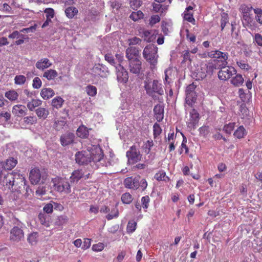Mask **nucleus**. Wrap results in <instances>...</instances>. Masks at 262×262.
I'll return each instance as SVG.
<instances>
[{"label":"nucleus","instance_id":"1","mask_svg":"<svg viewBox=\"0 0 262 262\" xmlns=\"http://www.w3.org/2000/svg\"><path fill=\"white\" fill-rule=\"evenodd\" d=\"M5 170L0 168V184L8 189L19 190L22 186H25L26 179L18 171L4 173Z\"/></svg>","mask_w":262,"mask_h":262},{"label":"nucleus","instance_id":"2","mask_svg":"<svg viewBox=\"0 0 262 262\" xmlns=\"http://www.w3.org/2000/svg\"><path fill=\"white\" fill-rule=\"evenodd\" d=\"M144 88L147 94L154 100L159 99V96L164 94L162 84L157 80H154L151 83L145 82Z\"/></svg>","mask_w":262,"mask_h":262},{"label":"nucleus","instance_id":"3","mask_svg":"<svg viewBox=\"0 0 262 262\" xmlns=\"http://www.w3.org/2000/svg\"><path fill=\"white\" fill-rule=\"evenodd\" d=\"M158 48L153 44H150L145 47L143 52L144 58L151 66H155L158 63Z\"/></svg>","mask_w":262,"mask_h":262},{"label":"nucleus","instance_id":"4","mask_svg":"<svg viewBox=\"0 0 262 262\" xmlns=\"http://www.w3.org/2000/svg\"><path fill=\"white\" fill-rule=\"evenodd\" d=\"M53 186L57 191L69 194L71 192V186L68 179L66 178L56 177L52 179Z\"/></svg>","mask_w":262,"mask_h":262},{"label":"nucleus","instance_id":"5","mask_svg":"<svg viewBox=\"0 0 262 262\" xmlns=\"http://www.w3.org/2000/svg\"><path fill=\"white\" fill-rule=\"evenodd\" d=\"M196 85L192 83L188 85L186 89V98H185V110H187V106L192 107L196 102L197 95L195 91Z\"/></svg>","mask_w":262,"mask_h":262},{"label":"nucleus","instance_id":"6","mask_svg":"<svg viewBox=\"0 0 262 262\" xmlns=\"http://www.w3.org/2000/svg\"><path fill=\"white\" fill-rule=\"evenodd\" d=\"M126 56L133 66H141L142 62L139 59V50L135 47H130L126 50Z\"/></svg>","mask_w":262,"mask_h":262},{"label":"nucleus","instance_id":"7","mask_svg":"<svg viewBox=\"0 0 262 262\" xmlns=\"http://www.w3.org/2000/svg\"><path fill=\"white\" fill-rule=\"evenodd\" d=\"M10 190L12 191L9 196L10 200L13 202L15 206L23 210L27 209L28 207L27 205L26 202L23 201L19 198L21 188L19 190Z\"/></svg>","mask_w":262,"mask_h":262},{"label":"nucleus","instance_id":"8","mask_svg":"<svg viewBox=\"0 0 262 262\" xmlns=\"http://www.w3.org/2000/svg\"><path fill=\"white\" fill-rule=\"evenodd\" d=\"M128 159V162L132 164H135L140 161L142 159V155L135 145H132L126 154Z\"/></svg>","mask_w":262,"mask_h":262},{"label":"nucleus","instance_id":"9","mask_svg":"<svg viewBox=\"0 0 262 262\" xmlns=\"http://www.w3.org/2000/svg\"><path fill=\"white\" fill-rule=\"evenodd\" d=\"M236 73V70L234 67H221L218 73V77L220 80H227Z\"/></svg>","mask_w":262,"mask_h":262},{"label":"nucleus","instance_id":"10","mask_svg":"<svg viewBox=\"0 0 262 262\" xmlns=\"http://www.w3.org/2000/svg\"><path fill=\"white\" fill-rule=\"evenodd\" d=\"M140 176L129 177L124 181V185L126 188L137 190L140 187Z\"/></svg>","mask_w":262,"mask_h":262},{"label":"nucleus","instance_id":"11","mask_svg":"<svg viewBox=\"0 0 262 262\" xmlns=\"http://www.w3.org/2000/svg\"><path fill=\"white\" fill-rule=\"evenodd\" d=\"M189 117V119L186 122L187 127L191 129H194L199 123L200 115L195 109L193 108L190 112Z\"/></svg>","mask_w":262,"mask_h":262},{"label":"nucleus","instance_id":"12","mask_svg":"<svg viewBox=\"0 0 262 262\" xmlns=\"http://www.w3.org/2000/svg\"><path fill=\"white\" fill-rule=\"evenodd\" d=\"M76 163L80 165L87 164L91 162V157L90 152L85 151H79L75 155Z\"/></svg>","mask_w":262,"mask_h":262},{"label":"nucleus","instance_id":"13","mask_svg":"<svg viewBox=\"0 0 262 262\" xmlns=\"http://www.w3.org/2000/svg\"><path fill=\"white\" fill-rule=\"evenodd\" d=\"M24 234L23 230L17 227H14L10 231V239L11 241L18 242L24 238Z\"/></svg>","mask_w":262,"mask_h":262},{"label":"nucleus","instance_id":"14","mask_svg":"<svg viewBox=\"0 0 262 262\" xmlns=\"http://www.w3.org/2000/svg\"><path fill=\"white\" fill-rule=\"evenodd\" d=\"M117 80L119 82L125 83L128 79V72L124 67H116Z\"/></svg>","mask_w":262,"mask_h":262},{"label":"nucleus","instance_id":"15","mask_svg":"<svg viewBox=\"0 0 262 262\" xmlns=\"http://www.w3.org/2000/svg\"><path fill=\"white\" fill-rule=\"evenodd\" d=\"M196 68L194 70V75H195L196 80H200L205 78L207 76V69L208 67H195ZM214 67H209V69L213 70Z\"/></svg>","mask_w":262,"mask_h":262},{"label":"nucleus","instance_id":"16","mask_svg":"<svg viewBox=\"0 0 262 262\" xmlns=\"http://www.w3.org/2000/svg\"><path fill=\"white\" fill-rule=\"evenodd\" d=\"M29 179L31 184H38L41 179L40 171L38 168H34L31 170L29 174Z\"/></svg>","mask_w":262,"mask_h":262},{"label":"nucleus","instance_id":"17","mask_svg":"<svg viewBox=\"0 0 262 262\" xmlns=\"http://www.w3.org/2000/svg\"><path fill=\"white\" fill-rule=\"evenodd\" d=\"M104 156L102 150L99 148L90 153V157H91V162H93L96 165L99 161H103V157Z\"/></svg>","mask_w":262,"mask_h":262},{"label":"nucleus","instance_id":"18","mask_svg":"<svg viewBox=\"0 0 262 262\" xmlns=\"http://www.w3.org/2000/svg\"><path fill=\"white\" fill-rule=\"evenodd\" d=\"M12 112L15 116L22 117L26 114L27 110L25 105L17 104L13 106Z\"/></svg>","mask_w":262,"mask_h":262},{"label":"nucleus","instance_id":"19","mask_svg":"<svg viewBox=\"0 0 262 262\" xmlns=\"http://www.w3.org/2000/svg\"><path fill=\"white\" fill-rule=\"evenodd\" d=\"M75 135L73 133H67L60 137V142L62 146H67L74 142Z\"/></svg>","mask_w":262,"mask_h":262},{"label":"nucleus","instance_id":"20","mask_svg":"<svg viewBox=\"0 0 262 262\" xmlns=\"http://www.w3.org/2000/svg\"><path fill=\"white\" fill-rule=\"evenodd\" d=\"M155 117L158 122L162 121L164 117V106L157 104L154 108Z\"/></svg>","mask_w":262,"mask_h":262},{"label":"nucleus","instance_id":"21","mask_svg":"<svg viewBox=\"0 0 262 262\" xmlns=\"http://www.w3.org/2000/svg\"><path fill=\"white\" fill-rule=\"evenodd\" d=\"M91 128H88L84 125H80L76 131L77 135L78 137L82 139L88 138L89 136V130Z\"/></svg>","mask_w":262,"mask_h":262},{"label":"nucleus","instance_id":"22","mask_svg":"<svg viewBox=\"0 0 262 262\" xmlns=\"http://www.w3.org/2000/svg\"><path fill=\"white\" fill-rule=\"evenodd\" d=\"M154 178L158 181H164L165 182L170 181L169 178L166 176V172L161 170L158 171L154 176Z\"/></svg>","mask_w":262,"mask_h":262},{"label":"nucleus","instance_id":"23","mask_svg":"<svg viewBox=\"0 0 262 262\" xmlns=\"http://www.w3.org/2000/svg\"><path fill=\"white\" fill-rule=\"evenodd\" d=\"M54 94V91L51 88H43L40 92L41 97L45 100L52 97Z\"/></svg>","mask_w":262,"mask_h":262},{"label":"nucleus","instance_id":"24","mask_svg":"<svg viewBox=\"0 0 262 262\" xmlns=\"http://www.w3.org/2000/svg\"><path fill=\"white\" fill-rule=\"evenodd\" d=\"M228 54L227 53H224L220 51L216 50L215 52V58L220 59L222 62V66H226L227 64V60Z\"/></svg>","mask_w":262,"mask_h":262},{"label":"nucleus","instance_id":"25","mask_svg":"<svg viewBox=\"0 0 262 262\" xmlns=\"http://www.w3.org/2000/svg\"><path fill=\"white\" fill-rule=\"evenodd\" d=\"M247 132L243 125L239 126L234 132L233 135L237 139H242L247 135Z\"/></svg>","mask_w":262,"mask_h":262},{"label":"nucleus","instance_id":"26","mask_svg":"<svg viewBox=\"0 0 262 262\" xmlns=\"http://www.w3.org/2000/svg\"><path fill=\"white\" fill-rule=\"evenodd\" d=\"M64 102V100L60 96H57L52 100V106L56 109L61 108Z\"/></svg>","mask_w":262,"mask_h":262},{"label":"nucleus","instance_id":"27","mask_svg":"<svg viewBox=\"0 0 262 262\" xmlns=\"http://www.w3.org/2000/svg\"><path fill=\"white\" fill-rule=\"evenodd\" d=\"M35 112L37 117L42 119H46L49 114V111L43 107H39L36 110Z\"/></svg>","mask_w":262,"mask_h":262},{"label":"nucleus","instance_id":"28","mask_svg":"<svg viewBox=\"0 0 262 262\" xmlns=\"http://www.w3.org/2000/svg\"><path fill=\"white\" fill-rule=\"evenodd\" d=\"M42 101L40 100L33 99L28 102L27 106L30 111H32L35 107L40 105Z\"/></svg>","mask_w":262,"mask_h":262},{"label":"nucleus","instance_id":"29","mask_svg":"<svg viewBox=\"0 0 262 262\" xmlns=\"http://www.w3.org/2000/svg\"><path fill=\"white\" fill-rule=\"evenodd\" d=\"M176 67H169L165 71V80L169 82L168 80L171 79V77L174 76L177 71Z\"/></svg>","mask_w":262,"mask_h":262},{"label":"nucleus","instance_id":"30","mask_svg":"<svg viewBox=\"0 0 262 262\" xmlns=\"http://www.w3.org/2000/svg\"><path fill=\"white\" fill-rule=\"evenodd\" d=\"M38 240V234L37 232H33L29 234L27 237V241L31 245H35Z\"/></svg>","mask_w":262,"mask_h":262},{"label":"nucleus","instance_id":"31","mask_svg":"<svg viewBox=\"0 0 262 262\" xmlns=\"http://www.w3.org/2000/svg\"><path fill=\"white\" fill-rule=\"evenodd\" d=\"M154 146V142L152 140L146 141L144 143L142 148L143 152L146 154L148 155L150 153L151 148Z\"/></svg>","mask_w":262,"mask_h":262},{"label":"nucleus","instance_id":"32","mask_svg":"<svg viewBox=\"0 0 262 262\" xmlns=\"http://www.w3.org/2000/svg\"><path fill=\"white\" fill-rule=\"evenodd\" d=\"M78 12V9L74 7H69L65 10V14L69 18H73Z\"/></svg>","mask_w":262,"mask_h":262},{"label":"nucleus","instance_id":"33","mask_svg":"<svg viewBox=\"0 0 262 262\" xmlns=\"http://www.w3.org/2000/svg\"><path fill=\"white\" fill-rule=\"evenodd\" d=\"M38 217L40 223L46 227H49L50 225L49 217L45 212H40L38 214Z\"/></svg>","mask_w":262,"mask_h":262},{"label":"nucleus","instance_id":"34","mask_svg":"<svg viewBox=\"0 0 262 262\" xmlns=\"http://www.w3.org/2000/svg\"><path fill=\"white\" fill-rule=\"evenodd\" d=\"M5 96L11 101L17 100L18 97V93L14 90H11L6 92Z\"/></svg>","mask_w":262,"mask_h":262},{"label":"nucleus","instance_id":"35","mask_svg":"<svg viewBox=\"0 0 262 262\" xmlns=\"http://www.w3.org/2000/svg\"><path fill=\"white\" fill-rule=\"evenodd\" d=\"M17 161L13 158L7 159L5 163V168L8 170L13 168L17 164Z\"/></svg>","mask_w":262,"mask_h":262},{"label":"nucleus","instance_id":"36","mask_svg":"<svg viewBox=\"0 0 262 262\" xmlns=\"http://www.w3.org/2000/svg\"><path fill=\"white\" fill-rule=\"evenodd\" d=\"M83 176V173L81 170H76L73 172L71 179L74 182L78 181Z\"/></svg>","mask_w":262,"mask_h":262},{"label":"nucleus","instance_id":"37","mask_svg":"<svg viewBox=\"0 0 262 262\" xmlns=\"http://www.w3.org/2000/svg\"><path fill=\"white\" fill-rule=\"evenodd\" d=\"M244 82V78L240 74L236 75L231 80V83L234 86H238L242 85Z\"/></svg>","mask_w":262,"mask_h":262},{"label":"nucleus","instance_id":"38","mask_svg":"<svg viewBox=\"0 0 262 262\" xmlns=\"http://www.w3.org/2000/svg\"><path fill=\"white\" fill-rule=\"evenodd\" d=\"M57 76V72L53 70H48L43 73V77L48 80H51L55 78Z\"/></svg>","mask_w":262,"mask_h":262},{"label":"nucleus","instance_id":"39","mask_svg":"<svg viewBox=\"0 0 262 262\" xmlns=\"http://www.w3.org/2000/svg\"><path fill=\"white\" fill-rule=\"evenodd\" d=\"M97 91L96 87L92 85H88L85 88V91L87 94L91 97H94L97 94Z\"/></svg>","mask_w":262,"mask_h":262},{"label":"nucleus","instance_id":"40","mask_svg":"<svg viewBox=\"0 0 262 262\" xmlns=\"http://www.w3.org/2000/svg\"><path fill=\"white\" fill-rule=\"evenodd\" d=\"M144 14L143 12L139 10L137 12H132V14L130 15L129 17L133 20L134 21H136L138 20L139 19L142 18L143 17Z\"/></svg>","mask_w":262,"mask_h":262},{"label":"nucleus","instance_id":"41","mask_svg":"<svg viewBox=\"0 0 262 262\" xmlns=\"http://www.w3.org/2000/svg\"><path fill=\"white\" fill-rule=\"evenodd\" d=\"M235 126V123L230 122L228 124H226L224 126L223 130L228 134H230L233 130Z\"/></svg>","mask_w":262,"mask_h":262},{"label":"nucleus","instance_id":"42","mask_svg":"<svg viewBox=\"0 0 262 262\" xmlns=\"http://www.w3.org/2000/svg\"><path fill=\"white\" fill-rule=\"evenodd\" d=\"M137 228V223L134 221H130L128 222L127 225V232L128 233H133L134 232Z\"/></svg>","mask_w":262,"mask_h":262},{"label":"nucleus","instance_id":"43","mask_svg":"<svg viewBox=\"0 0 262 262\" xmlns=\"http://www.w3.org/2000/svg\"><path fill=\"white\" fill-rule=\"evenodd\" d=\"M121 201L124 204H129L133 201L132 196L129 193H125L121 196Z\"/></svg>","mask_w":262,"mask_h":262},{"label":"nucleus","instance_id":"44","mask_svg":"<svg viewBox=\"0 0 262 262\" xmlns=\"http://www.w3.org/2000/svg\"><path fill=\"white\" fill-rule=\"evenodd\" d=\"M101 68L105 69V67H93L92 70L95 73V75H99L101 77L106 76L105 73H104V70H102Z\"/></svg>","mask_w":262,"mask_h":262},{"label":"nucleus","instance_id":"45","mask_svg":"<svg viewBox=\"0 0 262 262\" xmlns=\"http://www.w3.org/2000/svg\"><path fill=\"white\" fill-rule=\"evenodd\" d=\"M66 122L63 120H57L55 121L54 128L57 130H60L66 125Z\"/></svg>","mask_w":262,"mask_h":262},{"label":"nucleus","instance_id":"46","mask_svg":"<svg viewBox=\"0 0 262 262\" xmlns=\"http://www.w3.org/2000/svg\"><path fill=\"white\" fill-rule=\"evenodd\" d=\"M153 132L155 139L157 138L161 134L162 129L158 123H155L154 124L153 126Z\"/></svg>","mask_w":262,"mask_h":262},{"label":"nucleus","instance_id":"47","mask_svg":"<svg viewBox=\"0 0 262 262\" xmlns=\"http://www.w3.org/2000/svg\"><path fill=\"white\" fill-rule=\"evenodd\" d=\"M229 23V17L227 14L224 13L222 15V18L221 20V30H223L225 27L226 24Z\"/></svg>","mask_w":262,"mask_h":262},{"label":"nucleus","instance_id":"48","mask_svg":"<svg viewBox=\"0 0 262 262\" xmlns=\"http://www.w3.org/2000/svg\"><path fill=\"white\" fill-rule=\"evenodd\" d=\"M111 165V162L110 161L107 160L106 158H104V156L103 157V161H99L98 163H97L96 166L97 168H99L101 166H108Z\"/></svg>","mask_w":262,"mask_h":262},{"label":"nucleus","instance_id":"49","mask_svg":"<svg viewBox=\"0 0 262 262\" xmlns=\"http://www.w3.org/2000/svg\"><path fill=\"white\" fill-rule=\"evenodd\" d=\"M119 215V211L116 207H115L112 210V213L108 214L106 215V219L108 220H111L114 219V217H117Z\"/></svg>","mask_w":262,"mask_h":262},{"label":"nucleus","instance_id":"50","mask_svg":"<svg viewBox=\"0 0 262 262\" xmlns=\"http://www.w3.org/2000/svg\"><path fill=\"white\" fill-rule=\"evenodd\" d=\"M104 245L102 243H99L98 244H94L92 246V250L95 252L102 251L104 248Z\"/></svg>","mask_w":262,"mask_h":262},{"label":"nucleus","instance_id":"51","mask_svg":"<svg viewBox=\"0 0 262 262\" xmlns=\"http://www.w3.org/2000/svg\"><path fill=\"white\" fill-rule=\"evenodd\" d=\"M240 10L243 14L250 13L252 10V7L246 5H242L240 7Z\"/></svg>","mask_w":262,"mask_h":262},{"label":"nucleus","instance_id":"52","mask_svg":"<svg viewBox=\"0 0 262 262\" xmlns=\"http://www.w3.org/2000/svg\"><path fill=\"white\" fill-rule=\"evenodd\" d=\"M149 201L150 199L148 195H145L141 198V203L144 208H148Z\"/></svg>","mask_w":262,"mask_h":262},{"label":"nucleus","instance_id":"53","mask_svg":"<svg viewBox=\"0 0 262 262\" xmlns=\"http://www.w3.org/2000/svg\"><path fill=\"white\" fill-rule=\"evenodd\" d=\"M142 5V2L140 0H132L130 2V6L133 9H137Z\"/></svg>","mask_w":262,"mask_h":262},{"label":"nucleus","instance_id":"54","mask_svg":"<svg viewBox=\"0 0 262 262\" xmlns=\"http://www.w3.org/2000/svg\"><path fill=\"white\" fill-rule=\"evenodd\" d=\"M42 82L39 77H35L33 80L32 86L34 89H39L41 86Z\"/></svg>","mask_w":262,"mask_h":262},{"label":"nucleus","instance_id":"55","mask_svg":"<svg viewBox=\"0 0 262 262\" xmlns=\"http://www.w3.org/2000/svg\"><path fill=\"white\" fill-rule=\"evenodd\" d=\"M15 83L17 84H23L26 81V77L24 75H18L15 77Z\"/></svg>","mask_w":262,"mask_h":262},{"label":"nucleus","instance_id":"56","mask_svg":"<svg viewBox=\"0 0 262 262\" xmlns=\"http://www.w3.org/2000/svg\"><path fill=\"white\" fill-rule=\"evenodd\" d=\"M24 122L27 124H33L36 123L37 119L33 116L25 117L24 118Z\"/></svg>","mask_w":262,"mask_h":262},{"label":"nucleus","instance_id":"57","mask_svg":"<svg viewBox=\"0 0 262 262\" xmlns=\"http://www.w3.org/2000/svg\"><path fill=\"white\" fill-rule=\"evenodd\" d=\"M105 59L111 64L117 63V61H115L114 57L111 54H106L105 55Z\"/></svg>","mask_w":262,"mask_h":262},{"label":"nucleus","instance_id":"58","mask_svg":"<svg viewBox=\"0 0 262 262\" xmlns=\"http://www.w3.org/2000/svg\"><path fill=\"white\" fill-rule=\"evenodd\" d=\"M44 12L46 14L47 18H52L54 16V11L52 8H47L45 10Z\"/></svg>","mask_w":262,"mask_h":262},{"label":"nucleus","instance_id":"59","mask_svg":"<svg viewBox=\"0 0 262 262\" xmlns=\"http://www.w3.org/2000/svg\"><path fill=\"white\" fill-rule=\"evenodd\" d=\"M43 212L47 213H51L53 211V206L52 204L48 203L46 204L43 208Z\"/></svg>","mask_w":262,"mask_h":262},{"label":"nucleus","instance_id":"60","mask_svg":"<svg viewBox=\"0 0 262 262\" xmlns=\"http://www.w3.org/2000/svg\"><path fill=\"white\" fill-rule=\"evenodd\" d=\"M129 46L139 44L141 42V39L137 37H133L128 40Z\"/></svg>","mask_w":262,"mask_h":262},{"label":"nucleus","instance_id":"61","mask_svg":"<svg viewBox=\"0 0 262 262\" xmlns=\"http://www.w3.org/2000/svg\"><path fill=\"white\" fill-rule=\"evenodd\" d=\"M184 18L185 20H186L190 22V23H192V22L195 21L194 18L193 17L192 14L189 12H186V11L184 12Z\"/></svg>","mask_w":262,"mask_h":262},{"label":"nucleus","instance_id":"62","mask_svg":"<svg viewBox=\"0 0 262 262\" xmlns=\"http://www.w3.org/2000/svg\"><path fill=\"white\" fill-rule=\"evenodd\" d=\"M160 21V17L158 15L151 16L150 19V24L152 26Z\"/></svg>","mask_w":262,"mask_h":262},{"label":"nucleus","instance_id":"63","mask_svg":"<svg viewBox=\"0 0 262 262\" xmlns=\"http://www.w3.org/2000/svg\"><path fill=\"white\" fill-rule=\"evenodd\" d=\"M91 245V240L90 238H84L83 244L82 245V248L84 250L89 248Z\"/></svg>","mask_w":262,"mask_h":262},{"label":"nucleus","instance_id":"64","mask_svg":"<svg viewBox=\"0 0 262 262\" xmlns=\"http://www.w3.org/2000/svg\"><path fill=\"white\" fill-rule=\"evenodd\" d=\"M254 41L259 46H262V35L256 33L254 36Z\"/></svg>","mask_w":262,"mask_h":262}]
</instances>
